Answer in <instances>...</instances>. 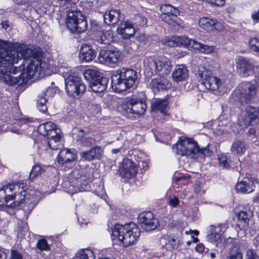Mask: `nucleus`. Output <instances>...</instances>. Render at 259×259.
<instances>
[{"label":"nucleus","instance_id":"nucleus-1","mask_svg":"<svg viewBox=\"0 0 259 259\" xmlns=\"http://www.w3.org/2000/svg\"><path fill=\"white\" fill-rule=\"evenodd\" d=\"M0 39V81L10 85L22 84L33 76L49 74V65L41 61V54L33 48L18 44L7 49Z\"/></svg>","mask_w":259,"mask_h":259},{"label":"nucleus","instance_id":"nucleus-26","mask_svg":"<svg viewBox=\"0 0 259 259\" xmlns=\"http://www.w3.org/2000/svg\"><path fill=\"white\" fill-rule=\"evenodd\" d=\"M76 158L74 153L69 149H64L61 150L58 155L57 162L59 164H64L74 160Z\"/></svg>","mask_w":259,"mask_h":259},{"label":"nucleus","instance_id":"nucleus-17","mask_svg":"<svg viewBox=\"0 0 259 259\" xmlns=\"http://www.w3.org/2000/svg\"><path fill=\"white\" fill-rule=\"evenodd\" d=\"M137 171V167L135 163L133 161L127 159L123 160L119 169V174L122 178L130 179L136 175Z\"/></svg>","mask_w":259,"mask_h":259},{"label":"nucleus","instance_id":"nucleus-33","mask_svg":"<svg viewBox=\"0 0 259 259\" xmlns=\"http://www.w3.org/2000/svg\"><path fill=\"white\" fill-rule=\"evenodd\" d=\"M56 125L52 122L49 121L40 124L38 127V133L44 136L48 135L49 133L56 127Z\"/></svg>","mask_w":259,"mask_h":259},{"label":"nucleus","instance_id":"nucleus-63","mask_svg":"<svg viewBox=\"0 0 259 259\" xmlns=\"http://www.w3.org/2000/svg\"><path fill=\"white\" fill-rule=\"evenodd\" d=\"M2 27L3 28L6 29L9 26V25L8 24V22H7V21L3 22L2 23Z\"/></svg>","mask_w":259,"mask_h":259},{"label":"nucleus","instance_id":"nucleus-29","mask_svg":"<svg viewBox=\"0 0 259 259\" xmlns=\"http://www.w3.org/2000/svg\"><path fill=\"white\" fill-rule=\"evenodd\" d=\"M220 228H217L214 226H210V233L207 235L208 240L218 246L220 243L222 242V237L221 234L219 233Z\"/></svg>","mask_w":259,"mask_h":259},{"label":"nucleus","instance_id":"nucleus-49","mask_svg":"<svg viewBox=\"0 0 259 259\" xmlns=\"http://www.w3.org/2000/svg\"><path fill=\"white\" fill-rule=\"evenodd\" d=\"M163 43H165L167 46L169 47H176L179 45L178 37H172L167 39L166 41L163 42Z\"/></svg>","mask_w":259,"mask_h":259},{"label":"nucleus","instance_id":"nucleus-43","mask_svg":"<svg viewBox=\"0 0 259 259\" xmlns=\"http://www.w3.org/2000/svg\"><path fill=\"white\" fill-rule=\"evenodd\" d=\"M250 49L259 54V39L256 38H251L249 42Z\"/></svg>","mask_w":259,"mask_h":259},{"label":"nucleus","instance_id":"nucleus-13","mask_svg":"<svg viewBox=\"0 0 259 259\" xmlns=\"http://www.w3.org/2000/svg\"><path fill=\"white\" fill-rule=\"evenodd\" d=\"M179 44L182 45L189 50H199L202 53H210L214 51L211 46L203 45L195 39H190L186 36L178 37Z\"/></svg>","mask_w":259,"mask_h":259},{"label":"nucleus","instance_id":"nucleus-54","mask_svg":"<svg viewBox=\"0 0 259 259\" xmlns=\"http://www.w3.org/2000/svg\"><path fill=\"white\" fill-rule=\"evenodd\" d=\"M18 231L20 235H24V233L28 231L27 225L25 223H22L21 225H19Z\"/></svg>","mask_w":259,"mask_h":259},{"label":"nucleus","instance_id":"nucleus-16","mask_svg":"<svg viewBox=\"0 0 259 259\" xmlns=\"http://www.w3.org/2000/svg\"><path fill=\"white\" fill-rule=\"evenodd\" d=\"M121 53L119 51L102 50L98 55L101 63L115 64L119 60Z\"/></svg>","mask_w":259,"mask_h":259},{"label":"nucleus","instance_id":"nucleus-14","mask_svg":"<svg viewBox=\"0 0 259 259\" xmlns=\"http://www.w3.org/2000/svg\"><path fill=\"white\" fill-rule=\"evenodd\" d=\"M138 219L142 228L147 231L153 230L158 226V220L151 211L140 214Z\"/></svg>","mask_w":259,"mask_h":259},{"label":"nucleus","instance_id":"nucleus-52","mask_svg":"<svg viewBox=\"0 0 259 259\" xmlns=\"http://www.w3.org/2000/svg\"><path fill=\"white\" fill-rule=\"evenodd\" d=\"M10 259H23L21 253L16 250H12L11 252Z\"/></svg>","mask_w":259,"mask_h":259},{"label":"nucleus","instance_id":"nucleus-42","mask_svg":"<svg viewBox=\"0 0 259 259\" xmlns=\"http://www.w3.org/2000/svg\"><path fill=\"white\" fill-rule=\"evenodd\" d=\"M96 155V146H95L93 149L90 151L82 153V157L88 160H92V159H94Z\"/></svg>","mask_w":259,"mask_h":259},{"label":"nucleus","instance_id":"nucleus-31","mask_svg":"<svg viewBox=\"0 0 259 259\" xmlns=\"http://www.w3.org/2000/svg\"><path fill=\"white\" fill-rule=\"evenodd\" d=\"M51 92H53V89L52 88H49L44 95V96H41L38 97V99L37 101V108L38 109L45 113L47 110V106L46 105L47 99L46 97H49V94Z\"/></svg>","mask_w":259,"mask_h":259},{"label":"nucleus","instance_id":"nucleus-4","mask_svg":"<svg viewBox=\"0 0 259 259\" xmlns=\"http://www.w3.org/2000/svg\"><path fill=\"white\" fill-rule=\"evenodd\" d=\"M137 72L130 68H122L114 72L111 85L117 93H120L132 88L137 80Z\"/></svg>","mask_w":259,"mask_h":259},{"label":"nucleus","instance_id":"nucleus-34","mask_svg":"<svg viewBox=\"0 0 259 259\" xmlns=\"http://www.w3.org/2000/svg\"><path fill=\"white\" fill-rule=\"evenodd\" d=\"M74 259H95V255L90 249H81L76 252Z\"/></svg>","mask_w":259,"mask_h":259},{"label":"nucleus","instance_id":"nucleus-44","mask_svg":"<svg viewBox=\"0 0 259 259\" xmlns=\"http://www.w3.org/2000/svg\"><path fill=\"white\" fill-rule=\"evenodd\" d=\"M218 158L220 162V167L226 169H228L230 167V165L228 162V158L226 155H221L219 156Z\"/></svg>","mask_w":259,"mask_h":259},{"label":"nucleus","instance_id":"nucleus-12","mask_svg":"<svg viewBox=\"0 0 259 259\" xmlns=\"http://www.w3.org/2000/svg\"><path fill=\"white\" fill-rule=\"evenodd\" d=\"M148 66L152 73L155 72L160 76L169 74L172 69L171 62L165 58L151 59L149 61Z\"/></svg>","mask_w":259,"mask_h":259},{"label":"nucleus","instance_id":"nucleus-27","mask_svg":"<svg viewBox=\"0 0 259 259\" xmlns=\"http://www.w3.org/2000/svg\"><path fill=\"white\" fill-rule=\"evenodd\" d=\"M188 77V71L184 65H181L174 70L172 77L177 82L185 80Z\"/></svg>","mask_w":259,"mask_h":259},{"label":"nucleus","instance_id":"nucleus-25","mask_svg":"<svg viewBox=\"0 0 259 259\" xmlns=\"http://www.w3.org/2000/svg\"><path fill=\"white\" fill-rule=\"evenodd\" d=\"M96 54L90 46L84 45L80 49L79 58L81 62H89L96 57Z\"/></svg>","mask_w":259,"mask_h":259},{"label":"nucleus","instance_id":"nucleus-6","mask_svg":"<svg viewBox=\"0 0 259 259\" xmlns=\"http://www.w3.org/2000/svg\"><path fill=\"white\" fill-rule=\"evenodd\" d=\"M66 13V26L70 32L79 34L86 30L87 22L80 11L72 7Z\"/></svg>","mask_w":259,"mask_h":259},{"label":"nucleus","instance_id":"nucleus-7","mask_svg":"<svg viewBox=\"0 0 259 259\" xmlns=\"http://www.w3.org/2000/svg\"><path fill=\"white\" fill-rule=\"evenodd\" d=\"M65 91L67 94L73 98L79 97L85 91V86L81 79L77 75L72 74L71 70L64 73Z\"/></svg>","mask_w":259,"mask_h":259},{"label":"nucleus","instance_id":"nucleus-28","mask_svg":"<svg viewBox=\"0 0 259 259\" xmlns=\"http://www.w3.org/2000/svg\"><path fill=\"white\" fill-rule=\"evenodd\" d=\"M246 149L245 142L243 140L238 139L232 143L230 150L234 155H241L244 154Z\"/></svg>","mask_w":259,"mask_h":259},{"label":"nucleus","instance_id":"nucleus-32","mask_svg":"<svg viewBox=\"0 0 259 259\" xmlns=\"http://www.w3.org/2000/svg\"><path fill=\"white\" fill-rule=\"evenodd\" d=\"M151 84L153 88L158 91L162 90L169 87L168 81L164 78H157L152 79Z\"/></svg>","mask_w":259,"mask_h":259},{"label":"nucleus","instance_id":"nucleus-50","mask_svg":"<svg viewBox=\"0 0 259 259\" xmlns=\"http://www.w3.org/2000/svg\"><path fill=\"white\" fill-rule=\"evenodd\" d=\"M219 125L220 126H226L227 125L230 121L228 117H226L225 115H222L219 118Z\"/></svg>","mask_w":259,"mask_h":259},{"label":"nucleus","instance_id":"nucleus-21","mask_svg":"<svg viewBox=\"0 0 259 259\" xmlns=\"http://www.w3.org/2000/svg\"><path fill=\"white\" fill-rule=\"evenodd\" d=\"M99 16L102 18L104 22L108 25H114L118 22L121 18V15L119 11L111 10L108 12H100Z\"/></svg>","mask_w":259,"mask_h":259},{"label":"nucleus","instance_id":"nucleus-18","mask_svg":"<svg viewBox=\"0 0 259 259\" xmlns=\"http://www.w3.org/2000/svg\"><path fill=\"white\" fill-rule=\"evenodd\" d=\"M243 123L245 126L254 125L259 122V109L252 106H247L245 109Z\"/></svg>","mask_w":259,"mask_h":259},{"label":"nucleus","instance_id":"nucleus-10","mask_svg":"<svg viewBox=\"0 0 259 259\" xmlns=\"http://www.w3.org/2000/svg\"><path fill=\"white\" fill-rule=\"evenodd\" d=\"M256 80L255 83L246 82L236 90L239 94V99L242 102L248 103L256 95V88L259 87V71L255 72Z\"/></svg>","mask_w":259,"mask_h":259},{"label":"nucleus","instance_id":"nucleus-5","mask_svg":"<svg viewBox=\"0 0 259 259\" xmlns=\"http://www.w3.org/2000/svg\"><path fill=\"white\" fill-rule=\"evenodd\" d=\"M176 149V152L180 155H185L189 158L195 159L198 156H209L211 152L208 149V145L200 148L197 142L187 138L180 139L173 148Z\"/></svg>","mask_w":259,"mask_h":259},{"label":"nucleus","instance_id":"nucleus-55","mask_svg":"<svg viewBox=\"0 0 259 259\" xmlns=\"http://www.w3.org/2000/svg\"><path fill=\"white\" fill-rule=\"evenodd\" d=\"M208 3L217 6H223L225 3V0H208Z\"/></svg>","mask_w":259,"mask_h":259},{"label":"nucleus","instance_id":"nucleus-59","mask_svg":"<svg viewBox=\"0 0 259 259\" xmlns=\"http://www.w3.org/2000/svg\"><path fill=\"white\" fill-rule=\"evenodd\" d=\"M136 39L138 41H144L146 39V37L144 35L141 34L136 36Z\"/></svg>","mask_w":259,"mask_h":259},{"label":"nucleus","instance_id":"nucleus-36","mask_svg":"<svg viewBox=\"0 0 259 259\" xmlns=\"http://www.w3.org/2000/svg\"><path fill=\"white\" fill-rule=\"evenodd\" d=\"M226 259H242V254L236 246L230 248Z\"/></svg>","mask_w":259,"mask_h":259},{"label":"nucleus","instance_id":"nucleus-46","mask_svg":"<svg viewBox=\"0 0 259 259\" xmlns=\"http://www.w3.org/2000/svg\"><path fill=\"white\" fill-rule=\"evenodd\" d=\"M251 214L250 211L248 212L247 211H242L238 213V218L239 220L246 222L251 217Z\"/></svg>","mask_w":259,"mask_h":259},{"label":"nucleus","instance_id":"nucleus-64","mask_svg":"<svg viewBox=\"0 0 259 259\" xmlns=\"http://www.w3.org/2000/svg\"><path fill=\"white\" fill-rule=\"evenodd\" d=\"M194 191L196 193H198L200 191V189L199 188V185L198 184H195L194 186Z\"/></svg>","mask_w":259,"mask_h":259},{"label":"nucleus","instance_id":"nucleus-61","mask_svg":"<svg viewBox=\"0 0 259 259\" xmlns=\"http://www.w3.org/2000/svg\"><path fill=\"white\" fill-rule=\"evenodd\" d=\"M7 255L6 253L1 250H0V259H6Z\"/></svg>","mask_w":259,"mask_h":259},{"label":"nucleus","instance_id":"nucleus-20","mask_svg":"<svg viewBox=\"0 0 259 259\" xmlns=\"http://www.w3.org/2000/svg\"><path fill=\"white\" fill-rule=\"evenodd\" d=\"M238 71L242 77H247L253 72L254 66L249 59L241 57L237 63Z\"/></svg>","mask_w":259,"mask_h":259},{"label":"nucleus","instance_id":"nucleus-22","mask_svg":"<svg viewBox=\"0 0 259 259\" xmlns=\"http://www.w3.org/2000/svg\"><path fill=\"white\" fill-rule=\"evenodd\" d=\"M135 30L136 28L128 21L120 22L117 28L118 34L124 39H128L133 36L135 33Z\"/></svg>","mask_w":259,"mask_h":259},{"label":"nucleus","instance_id":"nucleus-41","mask_svg":"<svg viewBox=\"0 0 259 259\" xmlns=\"http://www.w3.org/2000/svg\"><path fill=\"white\" fill-rule=\"evenodd\" d=\"M60 6H65L67 8H72L78 2V0H57Z\"/></svg>","mask_w":259,"mask_h":259},{"label":"nucleus","instance_id":"nucleus-11","mask_svg":"<svg viewBox=\"0 0 259 259\" xmlns=\"http://www.w3.org/2000/svg\"><path fill=\"white\" fill-rule=\"evenodd\" d=\"M160 9L162 13L160 18L164 22L174 26L182 24V21L178 17V9L167 4L161 5Z\"/></svg>","mask_w":259,"mask_h":259},{"label":"nucleus","instance_id":"nucleus-47","mask_svg":"<svg viewBox=\"0 0 259 259\" xmlns=\"http://www.w3.org/2000/svg\"><path fill=\"white\" fill-rule=\"evenodd\" d=\"M247 259H259V256L253 249H248L246 251Z\"/></svg>","mask_w":259,"mask_h":259},{"label":"nucleus","instance_id":"nucleus-15","mask_svg":"<svg viewBox=\"0 0 259 259\" xmlns=\"http://www.w3.org/2000/svg\"><path fill=\"white\" fill-rule=\"evenodd\" d=\"M69 179L71 186L76 188V190L84 191L88 190L89 188L85 176H82L78 169H75L72 171Z\"/></svg>","mask_w":259,"mask_h":259},{"label":"nucleus","instance_id":"nucleus-2","mask_svg":"<svg viewBox=\"0 0 259 259\" xmlns=\"http://www.w3.org/2000/svg\"><path fill=\"white\" fill-rule=\"evenodd\" d=\"M0 206L13 207L24 203L25 213L29 214L37 203L33 194H26L23 183L9 184L0 189Z\"/></svg>","mask_w":259,"mask_h":259},{"label":"nucleus","instance_id":"nucleus-53","mask_svg":"<svg viewBox=\"0 0 259 259\" xmlns=\"http://www.w3.org/2000/svg\"><path fill=\"white\" fill-rule=\"evenodd\" d=\"M256 131L254 127H251L249 129L247 133L248 136L250 137V140L253 141H255L256 139V136L255 135Z\"/></svg>","mask_w":259,"mask_h":259},{"label":"nucleus","instance_id":"nucleus-24","mask_svg":"<svg viewBox=\"0 0 259 259\" xmlns=\"http://www.w3.org/2000/svg\"><path fill=\"white\" fill-rule=\"evenodd\" d=\"M84 76L89 82V90L97 93V71L89 69L84 72Z\"/></svg>","mask_w":259,"mask_h":259},{"label":"nucleus","instance_id":"nucleus-58","mask_svg":"<svg viewBox=\"0 0 259 259\" xmlns=\"http://www.w3.org/2000/svg\"><path fill=\"white\" fill-rule=\"evenodd\" d=\"M251 17L254 21L259 22V9L252 13Z\"/></svg>","mask_w":259,"mask_h":259},{"label":"nucleus","instance_id":"nucleus-57","mask_svg":"<svg viewBox=\"0 0 259 259\" xmlns=\"http://www.w3.org/2000/svg\"><path fill=\"white\" fill-rule=\"evenodd\" d=\"M84 139H86V142L85 143V144H86L87 146L89 145H94L96 144V140L95 139H93L90 136H87L84 137Z\"/></svg>","mask_w":259,"mask_h":259},{"label":"nucleus","instance_id":"nucleus-19","mask_svg":"<svg viewBox=\"0 0 259 259\" xmlns=\"http://www.w3.org/2000/svg\"><path fill=\"white\" fill-rule=\"evenodd\" d=\"M259 183L256 181L248 177H245L236 185V189L238 192L243 193H249L254 190Z\"/></svg>","mask_w":259,"mask_h":259},{"label":"nucleus","instance_id":"nucleus-9","mask_svg":"<svg viewBox=\"0 0 259 259\" xmlns=\"http://www.w3.org/2000/svg\"><path fill=\"white\" fill-rule=\"evenodd\" d=\"M197 75L200 78L201 83L208 90H220L223 86V82L212 75L211 72L204 66H200L198 67Z\"/></svg>","mask_w":259,"mask_h":259},{"label":"nucleus","instance_id":"nucleus-48","mask_svg":"<svg viewBox=\"0 0 259 259\" xmlns=\"http://www.w3.org/2000/svg\"><path fill=\"white\" fill-rule=\"evenodd\" d=\"M37 247L41 250L49 249V245L47 241L45 239L39 240L37 243Z\"/></svg>","mask_w":259,"mask_h":259},{"label":"nucleus","instance_id":"nucleus-8","mask_svg":"<svg viewBox=\"0 0 259 259\" xmlns=\"http://www.w3.org/2000/svg\"><path fill=\"white\" fill-rule=\"evenodd\" d=\"M146 103L141 100L134 98H127L117 107L119 112L123 114L128 113L142 115L146 110Z\"/></svg>","mask_w":259,"mask_h":259},{"label":"nucleus","instance_id":"nucleus-3","mask_svg":"<svg viewBox=\"0 0 259 259\" xmlns=\"http://www.w3.org/2000/svg\"><path fill=\"white\" fill-rule=\"evenodd\" d=\"M113 239H117L124 247L134 244L140 235V229L134 223L124 225L116 224L112 230Z\"/></svg>","mask_w":259,"mask_h":259},{"label":"nucleus","instance_id":"nucleus-39","mask_svg":"<svg viewBox=\"0 0 259 259\" xmlns=\"http://www.w3.org/2000/svg\"><path fill=\"white\" fill-rule=\"evenodd\" d=\"M100 33L102 34L100 36L101 42L104 44H110V40L112 39L110 32L108 31L98 30V35Z\"/></svg>","mask_w":259,"mask_h":259},{"label":"nucleus","instance_id":"nucleus-30","mask_svg":"<svg viewBox=\"0 0 259 259\" xmlns=\"http://www.w3.org/2000/svg\"><path fill=\"white\" fill-rule=\"evenodd\" d=\"M167 105L168 102L166 100L156 99L151 103V110L155 112L160 111L161 113L165 114V110Z\"/></svg>","mask_w":259,"mask_h":259},{"label":"nucleus","instance_id":"nucleus-45","mask_svg":"<svg viewBox=\"0 0 259 259\" xmlns=\"http://www.w3.org/2000/svg\"><path fill=\"white\" fill-rule=\"evenodd\" d=\"M47 136L49 138H53L57 137H59V138L62 137L61 132L59 128H57L56 127L51 131L50 133H49L48 135Z\"/></svg>","mask_w":259,"mask_h":259},{"label":"nucleus","instance_id":"nucleus-60","mask_svg":"<svg viewBox=\"0 0 259 259\" xmlns=\"http://www.w3.org/2000/svg\"><path fill=\"white\" fill-rule=\"evenodd\" d=\"M167 238H168V242L171 244V245L173 247L175 246L176 245L175 239H174L173 238H170L168 236H167Z\"/></svg>","mask_w":259,"mask_h":259},{"label":"nucleus","instance_id":"nucleus-62","mask_svg":"<svg viewBox=\"0 0 259 259\" xmlns=\"http://www.w3.org/2000/svg\"><path fill=\"white\" fill-rule=\"evenodd\" d=\"M10 131L13 133H15V134H16L17 135H21V133L17 129H15V128H11L10 130Z\"/></svg>","mask_w":259,"mask_h":259},{"label":"nucleus","instance_id":"nucleus-38","mask_svg":"<svg viewBox=\"0 0 259 259\" xmlns=\"http://www.w3.org/2000/svg\"><path fill=\"white\" fill-rule=\"evenodd\" d=\"M108 78L103 77L98 72V93L105 91L107 87Z\"/></svg>","mask_w":259,"mask_h":259},{"label":"nucleus","instance_id":"nucleus-35","mask_svg":"<svg viewBox=\"0 0 259 259\" xmlns=\"http://www.w3.org/2000/svg\"><path fill=\"white\" fill-rule=\"evenodd\" d=\"M147 19L141 15L137 14L132 19V21L130 22L135 28H138L139 26H145L147 25Z\"/></svg>","mask_w":259,"mask_h":259},{"label":"nucleus","instance_id":"nucleus-40","mask_svg":"<svg viewBox=\"0 0 259 259\" xmlns=\"http://www.w3.org/2000/svg\"><path fill=\"white\" fill-rule=\"evenodd\" d=\"M124 47L126 51L130 53L138 49V45L133 41L127 40L124 42Z\"/></svg>","mask_w":259,"mask_h":259},{"label":"nucleus","instance_id":"nucleus-56","mask_svg":"<svg viewBox=\"0 0 259 259\" xmlns=\"http://www.w3.org/2000/svg\"><path fill=\"white\" fill-rule=\"evenodd\" d=\"M179 203V200L176 196L170 198L169 200V204L172 206L176 207L178 205Z\"/></svg>","mask_w":259,"mask_h":259},{"label":"nucleus","instance_id":"nucleus-23","mask_svg":"<svg viewBox=\"0 0 259 259\" xmlns=\"http://www.w3.org/2000/svg\"><path fill=\"white\" fill-rule=\"evenodd\" d=\"M198 24L201 28L206 31H211L213 29L220 30L223 29V26L221 23L208 17H204L200 18Z\"/></svg>","mask_w":259,"mask_h":259},{"label":"nucleus","instance_id":"nucleus-51","mask_svg":"<svg viewBox=\"0 0 259 259\" xmlns=\"http://www.w3.org/2000/svg\"><path fill=\"white\" fill-rule=\"evenodd\" d=\"M41 168L38 165H35L32 168V170L30 172V175L32 178L36 177L37 175L41 173Z\"/></svg>","mask_w":259,"mask_h":259},{"label":"nucleus","instance_id":"nucleus-37","mask_svg":"<svg viewBox=\"0 0 259 259\" xmlns=\"http://www.w3.org/2000/svg\"><path fill=\"white\" fill-rule=\"evenodd\" d=\"M48 142L50 148L53 150L59 149L62 145L61 138H59V137L49 138Z\"/></svg>","mask_w":259,"mask_h":259}]
</instances>
